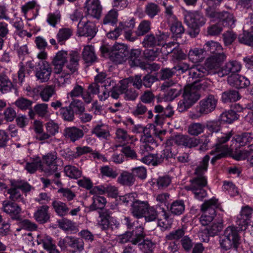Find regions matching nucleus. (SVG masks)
Here are the masks:
<instances>
[{
  "label": "nucleus",
  "mask_w": 253,
  "mask_h": 253,
  "mask_svg": "<svg viewBox=\"0 0 253 253\" xmlns=\"http://www.w3.org/2000/svg\"><path fill=\"white\" fill-rule=\"evenodd\" d=\"M99 170L102 177H107L110 178L115 179L118 175L117 170L109 166L101 167Z\"/></svg>",
  "instance_id": "obj_53"
},
{
  "label": "nucleus",
  "mask_w": 253,
  "mask_h": 253,
  "mask_svg": "<svg viewBox=\"0 0 253 253\" xmlns=\"http://www.w3.org/2000/svg\"><path fill=\"white\" fill-rule=\"evenodd\" d=\"M129 54L127 46L123 43L115 44L112 48L109 57L110 60L117 64L125 61Z\"/></svg>",
  "instance_id": "obj_9"
},
{
  "label": "nucleus",
  "mask_w": 253,
  "mask_h": 253,
  "mask_svg": "<svg viewBox=\"0 0 253 253\" xmlns=\"http://www.w3.org/2000/svg\"><path fill=\"white\" fill-rule=\"evenodd\" d=\"M168 37V33L159 31L156 34L151 33L146 35L143 39L142 44L145 48L159 46Z\"/></svg>",
  "instance_id": "obj_10"
},
{
  "label": "nucleus",
  "mask_w": 253,
  "mask_h": 253,
  "mask_svg": "<svg viewBox=\"0 0 253 253\" xmlns=\"http://www.w3.org/2000/svg\"><path fill=\"white\" fill-rule=\"evenodd\" d=\"M64 134L65 137L70 139L72 142H75L79 140L84 135L83 130L76 127H70L65 128Z\"/></svg>",
  "instance_id": "obj_28"
},
{
  "label": "nucleus",
  "mask_w": 253,
  "mask_h": 253,
  "mask_svg": "<svg viewBox=\"0 0 253 253\" xmlns=\"http://www.w3.org/2000/svg\"><path fill=\"white\" fill-rule=\"evenodd\" d=\"M233 134V133L232 131H230L227 133L222 134L220 136L217 138V142L215 144V149L216 151H222L223 149L224 150L225 149V146H222L221 145L227 142L230 139Z\"/></svg>",
  "instance_id": "obj_50"
},
{
  "label": "nucleus",
  "mask_w": 253,
  "mask_h": 253,
  "mask_svg": "<svg viewBox=\"0 0 253 253\" xmlns=\"http://www.w3.org/2000/svg\"><path fill=\"white\" fill-rule=\"evenodd\" d=\"M171 182V178L169 175L159 176L157 179V186L159 189H164Z\"/></svg>",
  "instance_id": "obj_64"
},
{
  "label": "nucleus",
  "mask_w": 253,
  "mask_h": 253,
  "mask_svg": "<svg viewBox=\"0 0 253 253\" xmlns=\"http://www.w3.org/2000/svg\"><path fill=\"white\" fill-rule=\"evenodd\" d=\"M239 118V115L231 109L223 112L220 114L219 119L221 122L231 124L237 120Z\"/></svg>",
  "instance_id": "obj_38"
},
{
  "label": "nucleus",
  "mask_w": 253,
  "mask_h": 253,
  "mask_svg": "<svg viewBox=\"0 0 253 253\" xmlns=\"http://www.w3.org/2000/svg\"><path fill=\"white\" fill-rule=\"evenodd\" d=\"M217 100L214 95L209 94L199 101L197 107L200 108L201 113L207 115L215 110Z\"/></svg>",
  "instance_id": "obj_13"
},
{
  "label": "nucleus",
  "mask_w": 253,
  "mask_h": 253,
  "mask_svg": "<svg viewBox=\"0 0 253 253\" xmlns=\"http://www.w3.org/2000/svg\"><path fill=\"white\" fill-rule=\"evenodd\" d=\"M160 12V7L154 2H148L145 5L144 12L150 18H153Z\"/></svg>",
  "instance_id": "obj_45"
},
{
  "label": "nucleus",
  "mask_w": 253,
  "mask_h": 253,
  "mask_svg": "<svg viewBox=\"0 0 253 253\" xmlns=\"http://www.w3.org/2000/svg\"><path fill=\"white\" fill-rule=\"evenodd\" d=\"M49 207L42 205L39 207L34 213L35 219L40 224H44L49 221L50 215L49 213Z\"/></svg>",
  "instance_id": "obj_21"
},
{
  "label": "nucleus",
  "mask_w": 253,
  "mask_h": 253,
  "mask_svg": "<svg viewBox=\"0 0 253 253\" xmlns=\"http://www.w3.org/2000/svg\"><path fill=\"white\" fill-rule=\"evenodd\" d=\"M92 134H95L99 138L107 139L109 136V131L104 125H97L92 130Z\"/></svg>",
  "instance_id": "obj_47"
},
{
  "label": "nucleus",
  "mask_w": 253,
  "mask_h": 253,
  "mask_svg": "<svg viewBox=\"0 0 253 253\" xmlns=\"http://www.w3.org/2000/svg\"><path fill=\"white\" fill-rule=\"evenodd\" d=\"M38 168H42V162L39 158L33 160L31 162H27L25 169L30 173H34Z\"/></svg>",
  "instance_id": "obj_56"
},
{
  "label": "nucleus",
  "mask_w": 253,
  "mask_h": 253,
  "mask_svg": "<svg viewBox=\"0 0 253 253\" xmlns=\"http://www.w3.org/2000/svg\"><path fill=\"white\" fill-rule=\"evenodd\" d=\"M57 158V153L55 152L48 153L42 157L43 163L47 166L45 169V172L48 175H51L57 171L58 166L55 162Z\"/></svg>",
  "instance_id": "obj_19"
},
{
  "label": "nucleus",
  "mask_w": 253,
  "mask_h": 253,
  "mask_svg": "<svg viewBox=\"0 0 253 253\" xmlns=\"http://www.w3.org/2000/svg\"><path fill=\"white\" fill-rule=\"evenodd\" d=\"M219 206L218 201L215 198L206 200L201 206L202 214L200 217V221L202 225H208L213 220L216 215L215 209Z\"/></svg>",
  "instance_id": "obj_5"
},
{
  "label": "nucleus",
  "mask_w": 253,
  "mask_h": 253,
  "mask_svg": "<svg viewBox=\"0 0 253 253\" xmlns=\"http://www.w3.org/2000/svg\"><path fill=\"white\" fill-rule=\"evenodd\" d=\"M162 49L159 47H153L152 49H146L143 54L146 59L149 61H154L161 53Z\"/></svg>",
  "instance_id": "obj_54"
},
{
  "label": "nucleus",
  "mask_w": 253,
  "mask_h": 253,
  "mask_svg": "<svg viewBox=\"0 0 253 253\" xmlns=\"http://www.w3.org/2000/svg\"><path fill=\"white\" fill-rule=\"evenodd\" d=\"M226 58V56L223 52L215 54L207 59L206 65L210 69H215L218 70V68Z\"/></svg>",
  "instance_id": "obj_22"
},
{
  "label": "nucleus",
  "mask_w": 253,
  "mask_h": 253,
  "mask_svg": "<svg viewBox=\"0 0 253 253\" xmlns=\"http://www.w3.org/2000/svg\"><path fill=\"white\" fill-rule=\"evenodd\" d=\"M186 227L182 226L181 227L173 230L166 235L165 239L166 241H178L181 239L180 243L182 248L185 251L189 252L192 248L193 242L188 235H185L186 233Z\"/></svg>",
  "instance_id": "obj_7"
},
{
  "label": "nucleus",
  "mask_w": 253,
  "mask_h": 253,
  "mask_svg": "<svg viewBox=\"0 0 253 253\" xmlns=\"http://www.w3.org/2000/svg\"><path fill=\"white\" fill-rule=\"evenodd\" d=\"M149 205L148 201L137 199L131 206L130 209V212L134 217L137 219L142 218L146 214Z\"/></svg>",
  "instance_id": "obj_15"
},
{
  "label": "nucleus",
  "mask_w": 253,
  "mask_h": 253,
  "mask_svg": "<svg viewBox=\"0 0 253 253\" xmlns=\"http://www.w3.org/2000/svg\"><path fill=\"white\" fill-rule=\"evenodd\" d=\"M233 139L239 146H244L253 143V134L250 132H244L236 135Z\"/></svg>",
  "instance_id": "obj_37"
},
{
  "label": "nucleus",
  "mask_w": 253,
  "mask_h": 253,
  "mask_svg": "<svg viewBox=\"0 0 253 253\" xmlns=\"http://www.w3.org/2000/svg\"><path fill=\"white\" fill-rule=\"evenodd\" d=\"M151 30V22L148 20H143L139 24L136 35L137 36H142L148 33Z\"/></svg>",
  "instance_id": "obj_59"
},
{
  "label": "nucleus",
  "mask_w": 253,
  "mask_h": 253,
  "mask_svg": "<svg viewBox=\"0 0 253 253\" xmlns=\"http://www.w3.org/2000/svg\"><path fill=\"white\" fill-rule=\"evenodd\" d=\"M170 23V29L173 34V38H178L181 37V35L184 32V28L182 23L177 18L172 20H169Z\"/></svg>",
  "instance_id": "obj_31"
},
{
  "label": "nucleus",
  "mask_w": 253,
  "mask_h": 253,
  "mask_svg": "<svg viewBox=\"0 0 253 253\" xmlns=\"http://www.w3.org/2000/svg\"><path fill=\"white\" fill-rule=\"evenodd\" d=\"M69 106L72 110L74 114L79 115L85 111L84 104L79 99H74L71 102Z\"/></svg>",
  "instance_id": "obj_52"
},
{
  "label": "nucleus",
  "mask_w": 253,
  "mask_h": 253,
  "mask_svg": "<svg viewBox=\"0 0 253 253\" xmlns=\"http://www.w3.org/2000/svg\"><path fill=\"white\" fill-rule=\"evenodd\" d=\"M240 98L239 92L235 90H227L222 93L221 100L224 103L235 102Z\"/></svg>",
  "instance_id": "obj_41"
},
{
  "label": "nucleus",
  "mask_w": 253,
  "mask_h": 253,
  "mask_svg": "<svg viewBox=\"0 0 253 253\" xmlns=\"http://www.w3.org/2000/svg\"><path fill=\"white\" fill-rule=\"evenodd\" d=\"M135 177L132 172L125 171L122 172L118 177L117 181L122 185L131 186L134 184Z\"/></svg>",
  "instance_id": "obj_33"
},
{
  "label": "nucleus",
  "mask_w": 253,
  "mask_h": 253,
  "mask_svg": "<svg viewBox=\"0 0 253 253\" xmlns=\"http://www.w3.org/2000/svg\"><path fill=\"white\" fill-rule=\"evenodd\" d=\"M238 40L242 44L253 46V34L252 33L243 31V33L238 36Z\"/></svg>",
  "instance_id": "obj_55"
},
{
  "label": "nucleus",
  "mask_w": 253,
  "mask_h": 253,
  "mask_svg": "<svg viewBox=\"0 0 253 253\" xmlns=\"http://www.w3.org/2000/svg\"><path fill=\"white\" fill-rule=\"evenodd\" d=\"M82 55L84 60L88 66L94 63L96 61L97 57L93 46H85L83 49Z\"/></svg>",
  "instance_id": "obj_29"
},
{
  "label": "nucleus",
  "mask_w": 253,
  "mask_h": 253,
  "mask_svg": "<svg viewBox=\"0 0 253 253\" xmlns=\"http://www.w3.org/2000/svg\"><path fill=\"white\" fill-rule=\"evenodd\" d=\"M79 58L78 52H72L71 53L70 62L66 64V68L62 70V72L58 74H60L58 77L59 83L64 84L70 83V75L77 70Z\"/></svg>",
  "instance_id": "obj_8"
},
{
  "label": "nucleus",
  "mask_w": 253,
  "mask_h": 253,
  "mask_svg": "<svg viewBox=\"0 0 253 253\" xmlns=\"http://www.w3.org/2000/svg\"><path fill=\"white\" fill-rule=\"evenodd\" d=\"M34 130L36 133V138L37 140L41 141V144L48 142L49 139V135L45 133L43 130L42 123L40 121H35L34 123Z\"/></svg>",
  "instance_id": "obj_26"
},
{
  "label": "nucleus",
  "mask_w": 253,
  "mask_h": 253,
  "mask_svg": "<svg viewBox=\"0 0 253 253\" xmlns=\"http://www.w3.org/2000/svg\"><path fill=\"white\" fill-rule=\"evenodd\" d=\"M56 114L65 121L71 122L75 120V114L69 106L61 108Z\"/></svg>",
  "instance_id": "obj_43"
},
{
  "label": "nucleus",
  "mask_w": 253,
  "mask_h": 253,
  "mask_svg": "<svg viewBox=\"0 0 253 253\" xmlns=\"http://www.w3.org/2000/svg\"><path fill=\"white\" fill-rule=\"evenodd\" d=\"M210 157L208 155L204 156L199 165L194 169L195 177L190 180V184L185 186L187 191H191L194 197L199 200H202L207 197V192L204 188L207 185V179L204 175L208 169Z\"/></svg>",
  "instance_id": "obj_1"
},
{
  "label": "nucleus",
  "mask_w": 253,
  "mask_h": 253,
  "mask_svg": "<svg viewBox=\"0 0 253 253\" xmlns=\"http://www.w3.org/2000/svg\"><path fill=\"white\" fill-rule=\"evenodd\" d=\"M223 228V222L222 220H219L217 222H213L211 225L207 228V233L209 236L214 237L218 234Z\"/></svg>",
  "instance_id": "obj_51"
},
{
  "label": "nucleus",
  "mask_w": 253,
  "mask_h": 253,
  "mask_svg": "<svg viewBox=\"0 0 253 253\" xmlns=\"http://www.w3.org/2000/svg\"><path fill=\"white\" fill-rule=\"evenodd\" d=\"M39 67L37 68L36 77L41 83L48 81L50 78L52 69L50 65L46 61H42L39 63Z\"/></svg>",
  "instance_id": "obj_16"
},
{
  "label": "nucleus",
  "mask_w": 253,
  "mask_h": 253,
  "mask_svg": "<svg viewBox=\"0 0 253 253\" xmlns=\"http://www.w3.org/2000/svg\"><path fill=\"white\" fill-rule=\"evenodd\" d=\"M206 19L203 14L198 11H187L184 14V22L188 27V34L195 38L199 34L200 27L206 23Z\"/></svg>",
  "instance_id": "obj_3"
},
{
  "label": "nucleus",
  "mask_w": 253,
  "mask_h": 253,
  "mask_svg": "<svg viewBox=\"0 0 253 253\" xmlns=\"http://www.w3.org/2000/svg\"><path fill=\"white\" fill-rule=\"evenodd\" d=\"M85 4L88 15L97 19L100 17L101 6L99 0H86Z\"/></svg>",
  "instance_id": "obj_20"
},
{
  "label": "nucleus",
  "mask_w": 253,
  "mask_h": 253,
  "mask_svg": "<svg viewBox=\"0 0 253 253\" xmlns=\"http://www.w3.org/2000/svg\"><path fill=\"white\" fill-rule=\"evenodd\" d=\"M182 91V87L179 84H175L169 88L165 95L166 99L168 101H172L179 96Z\"/></svg>",
  "instance_id": "obj_44"
},
{
  "label": "nucleus",
  "mask_w": 253,
  "mask_h": 253,
  "mask_svg": "<svg viewBox=\"0 0 253 253\" xmlns=\"http://www.w3.org/2000/svg\"><path fill=\"white\" fill-rule=\"evenodd\" d=\"M84 240L74 236H70L69 248L72 253H81L84 250Z\"/></svg>",
  "instance_id": "obj_27"
},
{
  "label": "nucleus",
  "mask_w": 253,
  "mask_h": 253,
  "mask_svg": "<svg viewBox=\"0 0 253 253\" xmlns=\"http://www.w3.org/2000/svg\"><path fill=\"white\" fill-rule=\"evenodd\" d=\"M57 223L59 227L65 231H72L75 230L76 228L75 223L67 218L58 220Z\"/></svg>",
  "instance_id": "obj_62"
},
{
  "label": "nucleus",
  "mask_w": 253,
  "mask_h": 253,
  "mask_svg": "<svg viewBox=\"0 0 253 253\" xmlns=\"http://www.w3.org/2000/svg\"><path fill=\"white\" fill-rule=\"evenodd\" d=\"M241 69L240 63L237 61H230L219 68L216 72L218 76L222 77L224 76L231 73V75H235L236 73L239 72Z\"/></svg>",
  "instance_id": "obj_17"
},
{
  "label": "nucleus",
  "mask_w": 253,
  "mask_h": 253,
  "mask_svg": "<svg viewBox=\"0 0 253 253\" xmlns=\"http://www.w3.org/2000/svg\"><path fill=\"white\" fill-rule=\"evenodd\" d=\"M31 185L26 182L17 181L11 182V187L8 189L7 194L9 195V198L12 201L21 202L25 204L26 200L20 193L19 190L26 193L31 190Z\"/></svg>",
  "instance_id": "obj_6"
},
{
  "label": "nucleus",
  "mask_w": 253,
  "mask_h": 253,
  "mask_svg": "<svg viewBox=\"0 0 253 253\" xmlns=\"http://www.w3.org/2000/svg\"><path fill=\"white\" fill-rule=\"evenodd\" d=\"M52 205L56 213L60 216H63L68 214L71 208V204H66L60 201H54L52 202Z\"/></svg>",
  "instance_id": "obj_30"
},
{
  "label": "nucleus",
  "mask_w": 253,
  "mask_h": 253,
  "mask_svg": "<svg viewBox=\"0 0 253 253\" xmlns=\"http://www.w3.org/2000/svg\"><path fill=\"white\" fill-rule=\"evenodd\" d=\"M184 210V203L182 200H176L173 202L169 207V211L171 213L177 215L183 213Z\"/></svg>",
  "instance_id": "obj_49"
},
{
  "label": "nucleus",
  "mask_w": 253,
  "mask_h": 253,
  "mask_svg": "<svg viewBox=\"0 0 253 253\" xmlns=\"http://www.w3.org/2000/svg\"><path fill=\"white\" fill-rule=\"evenodd\" d=\"M37 242L38 245H42L46 250L51 247H54L55 245L52 238L46 234L38 235L37 238Z\"/></svg>",
  "instance_id": "obj_39"
},
{
  "label": "nucleus",
  "mask_w": 253,
  "mask_h": 253,
  "mask_svg": "<svg viewBox=\"0 0 253 253\" xmlns=\"http://www.w3.org/2000/svg\"><path fill=\"white\" fill-rule=\"evenodd\" d=\"M2 209L4 212L9 214L13 219L20 220L21 209L17 204L9 201L2 203Z\"/></svg>",
  "instance_id": "obj_18"
},
{
  "label": "nucleus",
  "mask_w": 253,
  "mask_h": 253,
  "mask_svg": "<svg viewBox=\"0 0 253 253\" xmlns=\"http://www.w3.org/2000/svg\"><path fill=\"white\" fill-rule=\"evenodd\" d=\"M93 202L90 205L89 208L90 211H93L97 209H105L104 208L106 203V200L104 197L94 196L92 198Z\"/></svg>",
  "instance_id": "obj_48"
},
{
  "label": "nucleus",
  "mask_w": 253,
  "mask_h": 253,
  "mask_svg": "<svg viewBox=\"0 0 253 253\" xmlns=\"http://www.w3.org/2000/svg\"><path fill=\"white\" fill-rule=\"evenodd\" d=\"M218 20L222 22L224 26L232 27L235 25V20L232 14L227 12L222 11L220 13V16Z\"/></svg>",
  "instance_id": "obj_40"
},
{
  "label": "nucleus",
  "mask_w": 253,
  "mask_h": 253,
  "mask_svg": "<svg viewBox=\"0 0 253 253\" xmlns=\"http://www.w3.org/2000/svg\"><path fill=\"white\" fill-rule=\"evenodd\" d=\"M174 114V111L171 106H168L164 108L163 115H157L155 118V123L157 125L161 124L162 121L165 118L170 117Z\"/></svg>",
  "instance_id": "obj_61"
},
{
  "label": "nucleus",
  "mask_w": 253,
  "mask_h": 253,
  "mask_svg": "<svg viewBox=\"0 0 253 253\" xmlns=\"http://www.w3.org/2000/svg\"><path fill=\"white\" fill-rule=\"evenodd\" d=\"M97 31L95 24L88 21L84 17L79 21L78 25L77 34L79 36L93 38Z\"/></svg>",
  "instance_id": "obj_11"
},
{
  "label": "nucleus",
  "mask_w": 253,
  "mask_h": 253,
  "mask_svg": "<svg viewBox=\"0 0 253 253\" xmlns=\"http://www.w3.org/2000/svg\"><path fill=\"white\" fill-rule=\"evenodd\" d=\"M131 237V243L133 245H138L141 249V243L144 241L145 234L144 232V228L142 226H138L132 231H130Z\"/></svg>",
  "instance_id": "obj_24"
},
{
  "label": "nucleus",
  "mask_w": 253,
  "mask_h": 253,
  "mask_svg": "<svg viewBox=\"0 0 253 253\" xmlns=\"http://www.w3.org/2000/svg\"><path fill=\"white\" fill-rule=\"evenodd\" d=\"M12 84L8 77L4 74H0V92L2 93L10 91Z\"/></svg>",
  "instance_id": "obj_46"
},
{
  "label": "nucleus",
  "mask_w": 253,
  "mask_h": 253,
  "mask_svg": "<svg viewBox=\"0 0 253 253\" xmlns=\"http://www.w3.org/2000/svg\"><path fill=\"white\" fill-rule=\"evenodd\" d=\"M61 19V14L59 11L50 12L47 15L46 21L52 27H55L56 25L60 23Z\"/></svg>",
  "instance_id": "obj_57"
},
{
  "label": "nucleus",
  "mask_w": 253,
  "mask_h": 253,
  "mask_svg": "<svg viewBox=\"0 0 253 253\" xmlns=\"http://www.w3.org/2000/svg\"><path fill=\"white\" fill-rule=\"evenodd\" d=\"M203 48L205 52H209L213 55L219 53L222 49L219 43L212 41L207 42L204 45Z\"/></svg>",
  "instance_id": "obj_42"
},
{
  "label": "nucleus",
  "mask_w": 253,
  "mask_h": 253,
  "mask_svg": "<svg viewBox=\"0 0 253 253\" xmlns=\"http://www.w3.org/2000/svg\"><path fill=\"white\" fill-rule=\"evenodd\" d=\"M64 171L66 175L71 178L78 179L82 175V171L80 169L71 165L65 166Z\"/></svg>",
  "instance_id": "obj_58"
},
{
  "label": "nucleus",
  "mask_w": 253,
  "mask_h": 253,
  "mask_svg": "<svg viewBox=\"0 0 253 253\" xmlns=\"http://www.w3.org/2000/svg\"><path fill=\"white\" fill-rule=\"evenodd\" d=\"M204 52L203 48L194 47L189 50L188 53V57L189 60L193 63L200 62L204 58Z\"/></svg>",
  "instance_id": "obj_32"
},
{
  "label": "nucleus",
  "mask_w": 253,
  "mask_h": 253,
  "mask_svg": "<svg viewBox=\"0 0 253 253\" xmlns=\"http://www.w3.org/2000/svg\"><path fill=\"white\" fill-rule=\"evenodd\" d=\"M46 132L49 135V138L52 136H54L59 131V125L57 123H55L53 121H50L45 124Z\"/></svg>",
  "instance_id": "obj_63"
},
{
  "label": "nucleus",
  "mask_w": 253,
  "mask_h": 253,
  "mask_svg": "<svg viewBox=\"0 0 253 253\" xmlns=\"http://www.w3.org/2000/svg\"><path fill=\"white\" fill-rule=\"evenodd\" d=\"M73 30L70 28H62L60 29L56 35L57 42L63 44L73 35Z\"/></svg>",
  "instance_id": "obj_36"
},
{
  "label": "nucleus",
  "mask_w": 253,
  "mask_h": 253,
  "mask_svg": "<svg viewBox=\"0 0 253 253\" xmlns=\"http://www.w3.org/2000/svg\"><path fill=\"white\" fill-rule=\"evenodd\" d=\"M240 237L238 231L234 226H228L224 231V234L219 237L221 248L224 251L234 249L237 251L240 244Z\"/></svg>",
  "instance_id": "obj_4"
},
{
  "label": "nucleus",
  "mask_w": 253,
  "mask_h": 253,
  "mask_svg": "<svg viewBox=\"0 0 253 253\" xmlns=\"http://www.w3.org/2000/svg\"><path fill=\"white\" fill-rule=\"evenodd\" d=\"M31 119H34L36 114L39 117L44 118L49 114L48 106L46 103H39L35 105L34 109H30L28 112Z\"/></svg>",
  "instance_id": "obj_25"
},
{
  "label": "nucleus",
  "mask_w": 253,
  "mask_h": 253,
  "mask_svg": "<svg viewBox=\"0 0 253 253\" xmlns=\"http://www.w3.org/2000/svg\"><path fill=\"white\" fill-rule=\"evenodd\" d=\"M72 52H76V51H71L69 54L67 51L61 50L59 51L53 57L52 64L54 66V72L56 74L60 73L64 68L65 64L69 63L70 60V55Z\"/></svg>",
  "instance_id": "obj_12"
},
{
  "label": "nucleus",
  "mask_w": 253,
  "mask_h": 253,
  "mask_svg": "<svg viewBox=\"0 0 253 253\" xmlns=\"http://www.w3.org/2000/svg\"><path fill=\"white\" fill-rule=\"evenodd\" d=\"M172 224V219L170 218L169 213L164 209L160 213V218L158 220V225L164 229H169Z\"/></svg>",
  "instance_id": "obj_35"
},
{
  "label": "nucleus",
  "mask_w": 253,
  "mask_h": 253,
  "mask_svg": "<svg viewBox=\"0 0 253 253\" xmlns=\"http://www.w3.org/2000/svg\"><path fill=\"white\" fill-rule=\"evenodd\" d=\"M195 85L188 84L184 88L182 95V99L180 100L177 105V110L179 112L187 111L192 107L200 98L199 91Z\"/></svg>",
  "instance_id": "obj_2"
},
{
  "label": "nucleus",
  "mask_w": 253,
  "mask_h": 253,
  "mask_svg": "<svg viewBox=\"0 0 253 253\" xmlns=\"http://www.w3.org/2000/svg\"><path fill=\"white\" fill-rule=\"evenodd\" d=\"M228 82L231 85L238 88L246 87L250 84V81L247 78L239 74L233 75L228 77Z\"/></svg>",
  "instance_id": "obj_23"
},
{
  "label": "nucleus",
  "mask_w": 253,
  "mask_h": 253,
  "mask_svg": "<svg viewBox=\"0 0 253 253\" xmlns=\"http://www.w3.org/2000/svg\"><path fill=\"white\" fill-rule=\"evenodd\" d=\"M125 27H129L130 28H133L134 27V21L133 20H130L129 22H125L124 24L120 23L118 27L115 29L114 31L110 32L107 34V37L111 39H116L121 34L123 29H125Z\"/></svg>",
  "instance_id": "obj_34"
},
{
  "label": "nucleus",
  "mask_w": 253,
  "mask_h": 253,
  "mask_svg": "<svg viewBox=\"0 0 253 253\" xmlns=\"http://www.w3.org/2000/svg\"><path fill=\"white\" fill-rule=\"evenodd\" d=\"M204 128V125L201 123H192L188 126V132L191 135L197 136L202 133Z\"/></svg>",
  "instance_id": "obj_60"
},
{
  "label": "nucleus",
  "mask_w": 253,
  "mask_h": 253,
  "mask_svg": "<svg viewBox=\"0 0 253 253\" xmlns=\"http://www.w3.org/2000/svg\"><path fill=\"white\" fill-rule=\"evenodd\" d=\"M209 74V71L202 66H197L191 67L189 71V78L192 79V83L190 85H195L199 89L203 87V84L198 83L200 79Z\"/></svg>",
  "instance_id": "obj_14"
}]
</instances>
